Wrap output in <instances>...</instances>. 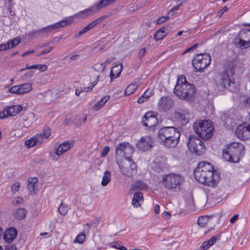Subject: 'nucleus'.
Masks as SVG:
<instances>
[{
	"label": "nucleus",
	"instance_id": "79ce46f5",
	"mask_svg": "<svg viewBox=\"0 0 250 250\" xmlns=\"http://www.w3.org/2000/svg\"><path fill=\"white\" fill-rule=\"evenodd\" d=\"M18 85H15L8 89V92L13 94L20 95V89Z\"/></svg>",
	"mask_w": 250,
	"mask_h": 250
},
{
	"label": "nucleus",
	"instance_id": "9b49d317",
	"mask_svg": "<svg viewBox=\"0 0 250 250\" xmlns=\"http://www.w3.org/2000/svg\"><path fill=\"white\" fill-rule=\"evenodd\" d=\"M121 173L128 177H132L137 174V165L132 159L125 160L119 166Z\"/></svg>",
	"mask_w": 250,
	"mask_h": 250
},
{
	"label": "nucleus",
	"instance_id": "49530a36",
	"mask_svg": "<svg viewBox=\"0 0 250 250\" xmlns=\"http://www.w3.org/2000/svg\"><path fill=\"white\" fill-rule=\"evenodd\" d=\"M237 64V62L235 60H232L230 62H229L228 69L229 70H227V71H232V74L234 73L233 70L234 68L235 67V66Z\"/></svg>",
	"mask_w": 250,
	"mask_h": 250
},
{
	"label": "nucleus",
	"instance_id": "09e8293b",
	"mask_svg": "<svg viewBox=\"0 0 250 250\" xmlns=\"http://www.w3.org/2000/svg\"><path fill=\"white\" fill-rule=\"evenodd\" d=\"M109 150L110 148L109 146H105L101 152V156L102 157H104L108 154V153L109 151Z\"/></svg>",
	"mask_w": 250,
	"mask_h": 250
},
{
	"label": "nucleus",
	"instance_id": "6e6d98bb",
	"mask_svg": "<svg viewBox=\"0 0 250 250\" xmlns=\"http://www.w3.org/2000/svg\"><path fill=\"white\" fill-rule=\"evenodd\" d=\"M95 69L97 71L101 72L102 73L104 72L105 69V68H103V66L102 65V63L99 64H96Z\"/></svg>",
	"mask_w": 250,
	"mask_h": 250
},
{
	"label": "nucleus",
	"instance_id": "20e7f679",
	"mask_svg": "<svg viewBox=\"0 0 250 250\" xmlns=\"http://www.w3.org/2000/svg\"><path fill=\"white\" fill-rule=\"evenodd\" d=\"M182 84L179 83L178 80L173 92L179 98L188 101L191 100L194 97L195 92V88L193 85L188 83L184 77L181 80Z\"/></svg>",
	"mask_w": 250,
	"mask_h": 250
},
{
	"label": "nucleus",
	"instance_id": "bb28decb",
	"mask_svg": "<svg viewBox=\"0 0 250 250\" xmlns=\"http://www.w3.org/2000/svg\"><path fill=\"white\" fill-rule=\"evenodd\" d=\"M20 89V95H23L27 93L32 89V84L29 83H26L18 85Z\"/></svg>",
	"mask_w": 250,
	"mask_h": 250
},
{
	"label": "nucleus",
	"instance_id": "9d476101",
	"mask_svg": "<svg viewBox=\"0 0 250 250\" xmlns=\"http://www.w3.org/2000/svg\"><path fill=\"white\" fill-rule=\"evenodd\" d=\"M188 146L191 152H194L198 155H202L205 150L203 141L194 135L189 137Z\"/></svg>",
	"mask_w": 250,
	"mask_h": 250
},
{
	"label": "nucleus",
	"instance_id": "ea45409f",
	"mask_svg": "<svg viewBox=\"0 0 250 250\" xmlns=\"http://www.w3.org/2000/svg\"><path fill=\"white\" fill-rule=\"evenodd\" d=\"M39 36H41L40 32H39V29L37 30H33L31 32H29L27 34V36L31 38H34Z\"/></svg>",
	"mask_w": 250,
	"mask_h": 250
},
{
	"label": "nucleus",
	"instance_id": "338daca9",
	"mask_svg": "<svg viewBox=\"0 0 250 250\" xmlns=\"http://www.w3.org/2000/svg\"><path fill=\"white\" fill-rule=\"evenodd\" d=\"M23 201L22 198L21 197H18L15 198V205H18L22 203Z\"/></svg>",
	"mask_w": 250,
	"mask_h": 250
},
{
	"label": "nucleus",
	"instance_id": "1a4fd4ad",
	"mask_svg": "<svg viewBox=\"0 0 250 250\" xmlns=\"http://www.w3.org/2000/svg\"><path fill=\"white\" fill-rule=\"evenodd\" d=\"M232 76V71H224L217 75L216 82L219 90L223 91L230 86L232 83L230 77Z\"/></svg>",
	"mask_w": 250,
	"mask_h": 250
},
{
	"label": "nucleus",
	"instance_id": "ddd939ff",
	"mask_svg": "<svg viewBox=\"0 0 250 250\" xmlns=\"http://www.w3.org/2000/svg\"><path fill=\"white\" fill-rule=\"evenodd\" d=\"M236 135L240 139L248 140L250 138V124L243 123L239 125L235 130Z\"/></svg>",
	"mask_w": 250,
	"mask_h": 250
},
{
	"label": "nucleus",
	"instance_id": "e2e57ef3",
	"mask_svg": "<svg viewBox=\"0 0 250 250\" xmlns=\"http://www.w3.org/2000/svg\"><path fill=\"white\" fill-rule=\"evenodd\" d=\"M114 248L119 249L120 250H127V249L123 246H121L120 244L116 243L114 246Z\"/></svg>",
	"mask_w": 250,
	"mask_h": 250
},
{
	"label": "nucleus",
	"instance_id": "774afa93",
	"mask_svg": "<svg viewBox=\"0 0 250 250\" xmlns=\"http://www.w3.org/2000/svg\"><path fill=\"white\" fill-rule=\"evenodd\" d=\"M163 217L166 219H168L170 217V214L167 211H165L162 214Z\"/></svg>",
	"mask_w": 250,
	"mask_h": 250
},
{
	"label": "nucleus",
	"instance_id": "de8ad7c7",
	"mask_svg": "<svg viewBox=\"0 0 250 250\" xmlns=\"http://www.w3.org/2000/svg\"><path fill=\"white\" fill-rule=\"evenodd\" d=\"M220 234H217L216 236H213L211 237L208 241L209 242L210 244L211 245H213L217 241V240H218L220 239Z\"/></svg>",
	"mask_w": 250,
	"mask_h": 250
},
{
	"label": "nucleus",
	"instance_id": "f8f14e48",
	"mask_svg": "<svg viewBox=\"0 0 250 250\" xmlns=\"http://www.w3.org/2000/svg\"><path fill=\"white\" fill-rule=\"evenodd\" d=\"M134 152L133 146L126 142L119 144L116 148V154L124 156L125 160L132 159L131 156Z\"/></svg>",
	"mask_w": 250,
	"mask_h": 250
},
{
	"label": "nucleus",
	"instance_id": "bf43d9fd",
	"mask_svg": "<svg viewBox=\"0 0 250 250\" xmlns=\"http://www.w3.org/2000/svg\"><path fill=\"white\" fill-rule=\"evenodd\" d=\"M37 65H38V66H39V67L37 69H39L42 72H43V71L46 70L47 69V65H46L45 64H37Z\"/></svg>",
	"mask_w": 250,
	"mask_h": 250
},
{
	"label": "nucleus",
	"instance_id": "37998d69",
	"mask_svg": "<svg viewBox=\"0 0 250 250\" xmlns=\"http://www.w3.org/2000/svg\"><path fill=\"white\" fill-rule=\"evenodd\" d=\"M61 155L62 154H60V153H57V149H56L54 153H50V156L52 160L57 161L59 160V158Z\"/></svg>",
	"mask_w": 250,
	"mask_h": 250
},
{
	"label": "nucleus",
	"instance_id": "dca6fc26",
	"mask_svg": "<svg viewBox=\"0 0 250 250\" xmlns=\"http://www.w3.org/2000/svg\"><path fill=\"white\" fill-rule=\"evenodd\" d=\"M175 117L180 121L182 125H186L192 117L191 114L187 109H181L176 111Z\"/></svg>",
	"mask_w": 250,
	"mask_h": 250
},
{
	"label": "nucleus",
	"instance_id": "4c0bfd02",
	"mask_svg": "<svg viewBox=\"0 0 250 250\" xmlns=\"http://www.w3.org/2000/svg\"><path fill=\"white\" fill-rule=\"evenodd\" d=\"M94 8L95 11L99 10L103 8L106 7V6L103 0H101L97 4L92 6Z\"/></svg>",
	"mask_w": 250,
	"mask_h": 250
},
{
	"label": "nucleus",
	"instance_id": "680f3d73",
	"mask_svg": "<svg viewBox=\"0 0 250 250\" xmlns=\"http://www.w3.org/2000/svg\"><path fill=\"white\" fill-rule=\"evenodd\" d=\"M5 250H17V247L15 245L9 244L6 246Z\"/></svg>",
	"mask_w": 250,
	"mask_h": 250
},
{
	"label": "nucleus",
	"instance_id": "8fccbe9b",
	"mask_svg": "<svg viewBox=\"0 0 250 250\" xmlns=\"http://www.w3.org/2000/svg\"><path fill=\"white\" fill-rule=\"evenodd\" d=\"M10 48V46H9V44L6 43H1L0 44V51H2L4 50H6Z\"/></svg>",
	"mask_w": 250,
	"mask_h": 250
},
{
	"label": "nucleus",
	"instance_id": "4468645a",
	"mask_svg": "<svg viewBox=\"0 0 250 250\" xmlns=\"http://www.w3.org/2000/svg\"><path fill=\"white\" fill-rule=\"evenodd\" d=\"M153 140L150 136L142 137L136 144L137 148L141 151H147L152 146Z\"/></svg>",
	"mask_w": 250,
	"mask_h": 250
},
{
	"label": "nucleus",
	"instance_id": "052dcab7",
	"mask_svg": "<svg viewBox=\"0 0 250 250\" xmlns=\"http://www.w3.org/2000/svg\"><path fill=\"white\" fill-rule=\"evenodd\" d=\"M82 84H81L80 86L83 90V92H88L89 91H90L92 89V87H91L90 86H89L88 87H84L83 85L82 86Z\"/></svg>",
	"mask_w": 250,
	"mask_h": 250
},
{
	"label": "nucleus",
	"instance_id": "58836bf2",
	"mask_svg": "<svg viewBox=\"0 0 250 250\" xmlns=\"http://www.w3.org/2000/svg\"><path fill=\"white\" fill-rule=\"evenodd\" d=\"M208 221V218L206 217L200 216L198 219V224L201 227H204Z\"/></svg>",
	"mask_w": 250,
	"mask_h": 250
},
{
	"label": "nucleus",
	"instance_id": "a878e982",
	"mask_svg": "<svg viewBox=\"0 0 250 250\" xmlns=\"http://www.w3.org/2000/svg\"><path fill=\"white\" fill-rule=\"evenodd\" d=\"M26 213L27 211L25 209L23 208H19L14 211L13 215L15 219L21 220L25 218Z\"/></svg>",
	"mask_w": 250,
	"mask_h": 250
},
{
	"label": "nucleus",
	"instance_id": "4d7b16f0",
	"mask_svg": "<svg viewBox=\"0 0 250 250\" xmlns=\"http://www.w3.org/2000/svg\"><path fill=\"white\" fill-rule=\"evenodd\" d=\"M114 59V58H108L105 62H102V65L103 66V68H105L106 65L109 64Z\"/></svg>",
	"mask_w": 250,
	"mask_h": 250
},
{
	"label": "nucleus",
	"instance_id": "3c124183",
	"mask_svg": "<svg viewBox=\"0 0 250 250\" xmlns=\"http://www.w3.org/2000/svg\"><path fill=\"white\" fill-rule=\"evenodd\" d=\"M110 99V96L105 95L104 97H103L101 100L100 101L101 104L103 106L104 105V104L107 102Z\"/></svg>",
	"mask_w": 250,
	"mask_h": 250
},
{
	"label": "nucleus",
	"instance_id": "2f4dec72",
	"mask_svg": "<svg viewBox=\"0 0 250 250\" xmlns=\"http://www.w3.org/2000/svg\"><path fill=\"white\" fill-rule=\"evenodd\" d=\"M137 83H133L129 85L125 91V95H129L132 94L137 88Z\"/></svg>",
	"mask_w": 250,
	"mask_h": 250
},
{
	"label": "nucleus",
	"instance_id": "6e6552de",
	"mask_svg": "<svg viewBox=\"0 0 250 250\" xmlns=\"http://www.w3.org/2000/svg\"><path fill=\"white\" fill-rule=\"evenodd\" d=\"M50 135V128L45 126L43 127L42 133H38L29 140L25 141V145L28 148L40 145L43 142L44 139H48Z\"/></svg>",
	"mask_w": 250,
	"mask_h": 250
},
{
	"label": "nucleus",
	"instance_id": "7ed1b4c3",
	"mask_svg": "<svg viewBox=\"0 0 250 250\" xmlns=\"http://www.w3.org/2000/svg\"><path fill=\"white\" fill-rule=\"evenodd\" d=\"M245 147L243 144L233 142L225 146L222 153L223 159L229 162L237 163L244 154Z\"/></svg>",
	"mask_w": 250,
	"mask_h": 250
},
{
	"label": "nucleus",
	"instance_id": "f3484780",
	"mask_svg": "<svg viewBox=\"0 0 250 250\" xmlns=\"http://www.w3.org/2000/svg\"><path fill=\"white\" fill-rule=\"evenodd\" d=\"M172 105L173 101L168 97H162L158 103L159 110L165 112L170 109Z\"/></svg>",
	"mask_w": 250,
	"mask_h": 250
},
{
	"label": "nucleus",
	"instance_id": "5fc2aeb1",
	"mask_svg": "<svg viewBox=\"0 0 250 250\" xmlns=\"http://www.w3.org/2000/svg\"><path fill=\"white\" fill-rule=\"evenodd\" d=\"M103 107V106L102 105L100 102L99 101L94 104V105L92 107V109L95 111H98L99 109H101Z\"/></svg>",
	"mask_w": 250,
	"mask_h": 250
},
{
	"label": "nucleus",
	"instance_id": "c9c22d12",
	"mask_svg": "<svg viewBox=\"0 0 250 250\" xmlns=\"http://www.w3.org/2000/svg\"><path fill=\"white\" fill-rule=\"evenodd\" d=\"M52 28V27L50 25L39 29V32H40L41 35H45L50 33L52 31H53Z\"/></svg>",
	"mask_w": 250,
	"mask_h": 250
},
{
	"label": "nucleus",
	"instance_id": "603ef678",
	"mask_svg": "<svg viewBox=\"0 0 250 250\" xmlns=\"http://www.w3.org/2000/svg\"><path fill=\"white\" fill-rule=\"evenodd\" d=\"M146 53V48H144L142 49L139 52V54H138L139 59L140 60H142L143 59V58L145 56Z\"/></svg>",
	"mask_w": 250,
	"mask_h": 250
},
{
	"label": "nucleus",
	"instance_id": "69168bd1",
	"mask_svg": "<svg viewBox=\"0 0 250 250\" xmlns=\"http://www.w3.org/2000/svg\"><path fill=\"white\" fill-rule=\"evenodd\" d=\"M151 95V92L147 90L145 91L143 96L145 97L146 100H147L150 97Z\"/></svg>",
	"mask_w": 250,
	"mask_h": 250
},
{
	"label": "nucleus",
	"instance_id": "f257e3e1",
	"mask_svg": "<svg viewBox=\"0 0 250 250\" xmlns=\"http://www.w3.org/2000/svg\"><path fill=\"white\" fill-rule=\"evenodd\" d=\"M194 177L199 182L208 186L215 187L218 175L214 173L213 166L208 162H201L194 171Z\"/></svg>",
	"mask_w": 250,
	"mask_h": 250
},
{
	"label": "nucleus",
	"instance_id": "0e129e2a",
	"mask_svg": "<svg viewBox=\"0 0 250 250\" xmlns=\"http://www.w3.org/2000/svg\"><path fill=\"white\" fill-rule=\"evenodd\" d=\"M116 0H103L106 7L114 3Z\"/></svg>",
	"mask_w": 250,
	"mask_h": 250
},
{
	"label": "nucleus",
	"instance_id": "c85d7f7f",
	"mask_svg": "<svg viewBox=\"0 0 250 250\" xmlns=\"http://www.w3.org/2000/svg\"><path fill=\"white\" fill-rule=\"evenodd\" d=\"M166 28L163 27L157 31L154 34V39L156 41H159L163 39L167 34L166 31Z\"/></svg>",
	"mask_w": 250,
	"mask_h": 250
},
{
	"label": "nucleus",
	"instance_id": "2eb2a0df",
	"mask_svg": "<svg viewBox=\"0 0 250 250\" xmlns=\"http://www.w3.org/2000/svg\"><path fill=\"white\" fill-rule=\"evenodd\" d=\"M142 124L149 129H153L157 124V120L151 112H147L142 118Z\"/></svg>",
	"mask_w": 250,
	"mask_h": 250
},
{
	"label": "nucleus",
	"instance_id": "39448f33",
	"mask_svg": "<svg viewBox=\"0 0 250 250\" xmlns=\"http://www.w3.org/2000/svg\"><path fill=\"white\" fill-rule=\"evenodd\" d=\"M193 128L199 137L208 140L211 138L214 130V126L210 120H198L194 122Z\"/></svg>",
	"mask_w": 250,
	"mask_h": 250
},
{
	"label": "nucleus",
	"instance_id": "a18cd8bd",
	"mask_svg": "<svg viewBox=\"0 0 250 250\" xmlns=\"http://www.w3.org/2000/svg\"><path fill=\"white\" fill-rule=\"evenodd\" d=\"M21 183L19 182H16L11 186V191L15 193L19 190Z\"/></svg>",
	"mask_w": 250,
	"mask_h": 250
},
{
	"label": "nucleus",
	"instance_id": "4be33fe9",
	"mask_svg": "<svg viewBox=\"0 0 250 250\" xmlns=\"http://www.w3.org/2000/svg\"><path fill=\"white\" fill-rule=\"evenodd\" d=\"M143 194L141 192H136L134 193L132 200V204L135 208L140 207L143 202Z\"/></svg>",
	"mask_w": 250,
	"mask_h": 250
},
{
	"label": "nucleus",
	"instance_id": "b1692460",
	"mask_svg": "<svg viewBox=\"0 0 250 250\" xmlns=\"http://www.w3.org/2000/svg\"><path fill=\"white\" fill-rule=\"evenodd\" d=\"M28 183L27 186L30 194L35 192L36 186H37L38 179L35 177H30L28 179Z\"/></svg>",
	"mask_w": 250,
	"mask_h": 250
},
{
	"label": "nucleus",
	"instance_id": "412c9836",
	"mask_svg": "<svg viewBox=\"0 0 250 250\" xmlns=\"http://www.w3.org/2000/svg\"><path fill=\"white\" fill-rule=\"evenodd\" d=\"M123 68V66L121 64L116 65L111 68L110 73V77L111 81L120 76Z\"/></svg>",
	"mask_w": 250,
	"mask_h": 250
},
{
	"label": "nucleus",
	"instance_id": "f03ea898",
	"mask_svg": "<svg viewBox=\"0 0 250 250\" xmlns=\"http://www.w3.org/2000/svg\"><path fill=\"white\" fill-rule=\"evenodd\" d=\"M181 133L173 126L161 128L158 132V140L167 147H174L178 144Z\"/></svg>",
	"mask_w": 250,
	"mask_h": 250
},
{
	"label": "nucleus",
	"instance_id": "c03bdc74",
	"mask_svg": "<svg viewBox=\"0 0 250 250\" xmlns=\"http://www.w3.org/2000/svg\"><path fill=\"white\" fill-rule=\"evenodd\" d=\"M212 245L208 241L204 242L202 246L197 250H206Z\"/></svg>",
	"mask_w": 250,
	"mask_h": 250
},
{
	"label": "nucleus",
	"instance_id": "393cba45",
	"mask_svg": "<svg viewBox=\"0 0 250 250\" xmlns=\"http://www.w3.org/2000/svg\"><path fill=\"white\" fill-rule=\"evenodd\" d=\"M94 12H95L94 10V8L91 6L89 8L85 9L84 10L80 12L78 14L74 15L73 17H79L81 18H85Z\"/></svg>",
	"mask_w": 250,
	"mask_h": 250
},
{
	"label": "nucleus",
	"instance_id": "f704fd0d",
	"mask_svg": "<svg viewBox=\"0 0 250 250\" xmlns=\"http://www.w3.org/2000/svg\"><path fill=\"white\" fill-rule=\"evenodd\" d=\"M58 210L61 214L62 215H65L68 211V207L67 205H65L62 203L59 208Z\"/></svg>",
	"mask_w": 250,
	"mask_h": 250
},
{
	"label": "nucleus",
	"instance_id": "13d9d810",
	"mask_svg": "<svg viewBox=\"0 0 250 250\" xmlns=\"http://www.w3.org/2000/svg\"><path fill=\"white\" fill-rule=\"evenodd\" d=\"M169 17H161L159 18L157 21V24H161L165 22L167 19H168Z\"/></svg>",
	"mask_w": 250,
	"mask_h": 250
},
{
	"label": "nucleus",
	"instance_id": "864d4df0",
	"mask_svg": "<svg viewBox=\"0 0 250 250\" xmlns=\"http://www.w3.org/2000/svg\"><path fill=\"white\" fill-rule=\"evenodd\" d=\"M73 17H74L73 16ZM62 21H64V26H65L73 22L72 17L67 18L63 20Z\"/></svg>",
	"mask_w": 250,
	"mask_h": 250
},
{
	"label": "nucleus",
	"instance_id": "5701e85b",
	"mask_svg": "<svg viewBox=\"0 0 250 250\" xmlns=\"http://www.w3.org/2000/svg\"><path fill=\"white\" fill-rule=\"evenodd\" d=\"M147 185L146 183L140 180H137L132 184L131 186V191H140L147 188Z\"/></svg>",
	"mask_w": 250,
	"mask_h": 250
},
{
	"label": "nucleus",
	"instance_id": "a211bd4d",
	"mask_svg": "<svg viewBox=\"0 0 250 250\" xmlns=\"http://www.w3.org/2000/svg\"><path fill=\"white\" fill-rule=\"evenodd\" d=\"M17 235V231L13 227L6 229L3 235V239L5 242L11 243L15 239Z\"/></svg>",
	"mask_w": 250,
	"mask_h": 250
},
{
	"label": "nucleus",
	"instance_id": "aec40b11",
	"mask_svg": "<svg viewBox=\"0 0 250 250\" xmlns=\"http://www.w3.org/2000/svg\"><path fill=\"white\" fill-rule=\"evenodd\" d=\"M73 146V142L72 141H66L62 143L57 148V153L63 154L71 148Z\"/></svg>",
	"mask_w": 250,
	"mask_h": 250
},
{
	"label": "nucleus",
	"instance_id": "6ab92c4d",
	"mask_svg": "<svg viewBox=\"0 0 250 250\" xmlns=\"http://www.w3.org/2000/svg\"><path fill=\"white\" fill-rule=\"evenodd\" d=\"M22 106L21 105H14L9 106L4 109L6 116H14L22 110Z\"/></svg>",
	"mask_w": 250,
	"mask_h": 250
},
{
	"label": "nucleus",
	"instance_id": "a19ab883",
	"mask_svg": "<svg viewBox=\"0 0 250 250\" xmlns=\"http://www.w3.org/2000/svg\"><path fill=\"white\" fill-rule=\"evenodd\" d=\"M52 27V30H54L56 29L60 28L62 27H64V21H63L62 20L58 21L55 23H54L53 24L50 25Z\"/></svg>",
	"mask_w": 250,
	"mask_h": 250
},
{
	"label": "nucleus",
	"instance_id": "72a5a7b5",
	"mask_svg": "<svg viewBox=\"0 0 250 250\" xmlns=\"http://www.w3.org/2000/svg\"><path fill=\"white\" fill-rule=\"evenodd\" d=\"M21 42V39L19 38H15L13 40H10L7 42V43L9 44L10 48H13L18 45Z\"/></svg>",
	"mask_w": 250,
	"mask_h": 250
},
{
	"label": "nucleus",
	"instance_id": "c756f323",
	"mask_svg": "<svg viewBox=\"0 0 250 250\" xmlns=\"http://www.w3.org/2000/svg\"><path fill=\"white\" fill-rule=\"evenodd\" d=\"M239 39H249L250 38V29H242L238 35Z\"/></svg>",
	"mask_w": 250,
	"mask_h": 250
},
{
	"label": "nucleus",
	"instance_id": "0eeeda50",
	"mask_svg": "<svg viewBox=\"0 0 250 250\" xmlns=\"http://www.w3.org/2000/svg\"><path fill=\"white\" fill-rule=\"evenodd\" d=\"M210 56L207 53L197 54L192 61V65L196 72H203L210 63Z\"/></svg>",
	"mask_w": 250,
	"mask_h": 250
},
{
	"label": "nucleus",
	"instance_id": "cd10ccee",
	"mask_svg": "<svg viewBox=\"0 0 250 250\" xmlns=\"http://www.w3.org/2000/svg\"><path fill=\"white\" fill-rule=\"evenodd\" d=\"M100 21V19H97L89 24H88L87 26L84 27L83 29L79 31V35H83L85 33L88 31L90 29L95 26L97 24H98Z\"/></svg>",
	"mask_w": 250,
	"mask_h": 250
},
{
	"label": "nucleus",
	"instance_id": "7c9ffc66",
	"mask_svg": "<svg viewBox=\"0 0 250 250\" xmlns=\"http://www.w3.org/2000/svg\"><path fill=\"white\" fill-rule=\"evenodd\" d=\"M110 181L111 173L109 171L106 170L104 173L101 184L103 186H105L110 182Z\"/></svg>",
	"mask_w": 250,
	"mask_h": 250
},
{
	"label": "nucleus",
	"instance_id": "e433bc0d",
	"mask_svg": "<svg viewBox=\"0 0 250 250\" xmlns=\"http://www.w3.org/2000/svg\"><path fill=\"white\" fill-rule=\"evenodd\" d=\"M85 239V234L81 233L79 234L75 239L74 242H78L80 244H83Z\"/></svg>",
	"mask_w": 250,
	"mask_h": 250
},
{
	"label": "nucleus",
	"instance_id": "423d86ee",
	"mask_svg": "<svg viewBox=\"0 0 250 250\" xmlns=\"http://www.w3.org/2000/svg\"><path fill=\"white\" fill-rule=\"evenodd\" d=\"M162 181L164 187L168 190L180 188L184 182V177L178 174L171 173L163 176Z\"/></svg>",
	"mask_w": 250,
	"mask_h": 250
},
{
	"label": "nucleus",
	"instance_id": "473e14b6",
	"mask_svg": "<svg viewBox=\"0 0 250 250\" xmlns=\"http://www.w3.org/2000/svg\"><path fill=\"white\" fill-rule=\"evenodd\" d=\"M246 39H239L238 44L239 46L243 48H247L250 47V40L247 41Z\"/></svg>",
	"mask_w": 250,
	"mask_h": 250
}]
</instances>
